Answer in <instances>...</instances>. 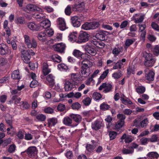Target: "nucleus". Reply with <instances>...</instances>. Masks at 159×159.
Masks as SVG:
<instances>
[{"mask_svg": "<svg viewBox=\"0 0 159 159\" xmlns=\"http://www.w3.org/2000/svg\"><path fill=\"white\" fill-rule=\"evenodd\" d=\"M143 57L145 59L144 65L146 66L152 67L156 61V59L153 57L151 53L144 52L143 53Z\"/></svg>", "mask_w": 159, "mask_h": 159, "instance_id": "f257e3e1", "label": "nucleus"}, {"mask_svg": "<svg viewBox=\"0 0 159 159\" xmlns=\"http://www.w3.org/2000/svg\"><path fill=\"white\" fill-rule=\"evenodd\" d=\"M74 11L81 12L85 9V3L83 0H76L72 6Z\"/></svg>", "mask_w": 159, "mask_h": 159, "instance_id": "f03ea898", "label": "nucleus"}, {"mask_svg": "<svg viewBox=\"0 0 159 159\" xmlns=\"http://www.w3.org/2000/svg\"><path fill=\"white\" fill-rule=\"evenodd\" d=\"M22 9L23 11L28 13L39 11L43 12L42 9L37 6L32 4H28L24 6Z\"/></svg>", "mask_w": 159, "mask_h": 159, "instance_id": "7ed1b4c3", "label": "nucleus"}, {"mask_svg": "<svg viewBox=\"0 0 159 159\" xmlns=\"http://www.w3.org/2000/svg\"><path fill=\"white\" fill-rule=\"evenodd\" d=\"M100 25L99 23L97 21H92L85 23L81 26V28L85 30H94L98 28Z\"/></svg>", "mask_w": 159, "mask_h": 159, "instance_id": "20e7f679", "label": "nucleus"}, {"mask_svg": "<svg viewBox=\"0 0 159 159\" xmlns=\"http://www.w3.org/2000/svg\"><path fill=\"white\" fill-rule=\"evenodd\" d=\"M25 44L28 48H36L37 46L36 41L34 39H31L29 36L27 35H25L24 36Z\"/></svg>", "mask_w": 159, "mask_h": 159, "instance_id": "39448f33", "label": "nucleus"}, {"mask_svg": "<svg viewBox=\"0 0 159 159\" xmlns=\"http://www.w3.org/2000/svg\"><path fill=\"white\" fill-rule=\"evenodd\" d=\"M37 152L38 150L36 147L31 146L29 147L25 151L21 152V154L23 155L25 153H26L28 157L33 158L36 156Z\"/></svg>", "mask_w": 159, "mask_h": 159, "instance_id": "423d86ee", "label": "nucleus"}, {"mask_svg": "<svg viewBox=\"0 0 159 159\" xmlns=\"http://www.w3.org/2000/svg\"><path fill=\"white\" fill-rule=\"evenodd\" d=\"M88 61L87 60H83L79 62V65H82L81 66V73L82 76L86 77L89 75L88 71L89 70V67L87 65Z\"/></svg>", "mask_w": 159, "mask_h": 159, "instance_id": "0eeeda50", "label": "nucleus"}, {"mask_svg": "<svg viewBox=\"0 0 159 159\" xmlns=\"http://www.w3.org/2000/svg\"><path fill=\"white\" fill-rule=\"evenodd\" d=\"M13 54V53L11 52V50L9 49L7 45L4 43L0 44V54L2 55L7 54L12 57Z\"/></svg>", "mask_w": 159, "mask_h": 159, "instance_id": "6e6552de", "label": "nucleus"}, {"mask_svg": "<svg viewBox=\"0 0 159 159\" xmlns=\"http://www.w3.org/2000/svg\"><path fill=\"white\" fill-rule=\"evenodd\" d=\"M82 48L86 52L92 56H95L97 53L96 50L91 44H86L83 46Z\"/></svg>", "mask_w": 159, "mask_h": 159, "instance_id": "1a4fd4ad", "label": "nucleus"}, {"mask_svg": "<svg viewBox=\"0 0 159 159\" xmlns=\"http://www.w3.org/2000/svg\"><path fill=\"white\" fill-rule=\"evenodd\" d=\"M113 89V86L111 83H104L100 86L98 89L99 90H101L103 89V92L107 93L111 91Z\"/></svg>", "mask_w": 159, "mask_h": 159, "instance_id": "9d476101", "label": "nucleus"}, {"mask_svg": "<svg viewBox=\"0 0 159 159\" xmlns=\"http://www.w3.org/2000/svg\"><path fill=\"white\" fill-rule=\"evenodd\" d=\"M73 55L77 58H81L85 60H89V57L90 56L87 54L85 53H83L78 50L75 49L73 52Z\"/></svg>", "mask_w": 159, "mask_h": 159, "instance_id": "9b49d317", "label": "nucleus"}, {"mask_svg": "<svg viewBox=\"0 0 159 159\" xmlns=\"http://www.w3.org/2000/svg\"><path fill=\"white\" fill-rule=\"evenodd\" d=\"M78 38V40L77 41V43L85 42L88 40L89 35L86 32H84L80 33Z\"/></svg>", "mask_w": 159, "mask_h": 159, "instance_id": "f8f14e48", "label": "nucleus"}, {"mask_svg": "<svg viewBox=\"0 0 159 159\" xmlns=\"http://www.w3.org/2000/svg\"><path fill=\"white\" fill-rule=\"evenodd\" d=\"M66 48L65 44L62 43H58L53 46L55 51L60 53H64Z\"/></svg>", "mask_w": 159, "mask_h": 159, "instance_id": "ddd939ff", "label": "nucleus"}, {"mask_svg": "<svg viewBox=\"0 0 159 159\" xmlns=\"http://www.w3.org/2000/svg\"><path fill=\"white\" fill-rule=\"evenodd\" d=\"M57 23L59 29L62 31H64L68 28L66 25L64 19L62 18H59L57 20Z\"/></svg>", "mask_w": 159, "mask_h": 159, "instance_id": "4468645a", "label": "nucleus"}, {"mask_svg": "<svg viewBox=\"0 0 159 159\" xmlns=\"http://www.w3.org/2000/svg\"><path fill=\"white\" fill-rule=\"evenodd\" d=\"M145 78L147 80L149 81H152L154 80L155 73L153 71L146 69L145 70Z\"/></svg>", "mask_w": 159, "mask_h": 159, "instance_id": "2eb2a0df", "label": "nucleus"}, {"mask_svg": "<svg viewBox=\"0 0 159 159\" xmlns=\"http://www.w3.org/2000/svg\"><path fill=\"white\" fill-rule=\"evenodd\" d=\"M80 20V18L77 16H75L71 17V20L72 25L75 27H80L81 25Z\"/></svg>", "mask_w": 159, "mask_h": 159, "instance_id": "dca6fc26", "label": "nucleus"}, {"mask_svg": "<svg viewBox=\"0 0 159 159\" xmlns=\"http://www.w3.org/2000/svg\"><path fill=\"white\" fill-rule=\"evenodd\" d=\"M102 121L96 120L92 123V128L95 130H98L103 125Z\"/></svg>", "mask_w": 159, "mask_h": 159, "instance_id": "f3484780", "label": "nucleus"}, {"mask_svg": "<svg viewBox=\"0 0 159 159\" xmlns=\"http://www.w3.org/2000/svg\"><path fill=\"white\" fill-rule=\"evenodd\" d=\"M72 120L69 117H65L63 120V123L65 125L72 127H75L77 125V124H72Z\"/></svg>", "mask_w": 159, "mask_h": 159, "instance_id": "a211bd4d", "label": "nucleus"}, {"mask_svg": "<svg viewBox=\"0 0 159 159\" xmlns=\"http://www.w3.org/2000/svg\"><path fill=\"white\" fill-rule=\"evenodd\" d=\"M69 116L76 122L75 124L77 125L82 120V117L80 115L72 113Z\"/></svg>", "mask_w": 159, "mask_h": 159, "instance_id": "6ab92c4d", "label": "nucleus"}, {"mask_svg": "<svg viewBox=\"0 0 159 159\" xmlns=\"http://www.w3.org/2000/svg\"><path fill=\"white\" fill-rule=\"evenodd\" d=\"M69 40L72 43L76 42L78 38V34L76 32H73L70 33L69 35Z\"/></svg>", "mask_w": 159, "mask_h": 159, "instance_id": "aec40b11", "label": "nucleus"}, {"mask_svg": "<svg viewBox=\"0 0 159 159\" xmlns=\"http://www.w3.org/2000/svg\"><path fill=\"white\" fill-rule=\"evenodd\" d=\"M28 27L29 29L32 30L37 31L42 30L40 26L33 22H30L28 24Z\"/></svg>", "mask_w": 159, "mask_h": 159, "instance_id": "412c9836", "label": "nucleus"}, {"mask_svg": "<svg viewBox=\"0 0 159 159\" xmlns=\"http://www.w3.org/2000/svg\"><path fill=\"white\" fill-rule=\"evenodd\" d=\"M108 34V32L107 31L101 30L97 34L96 36L100 40H104L105 39V36Z\"/></svg>", "mask_w": 159, "mask_h": 159, "instance_id": "4be33fe9", "label": "nucleus"}, {"mask_svg": "<svg viewBox=\"0 0 159 159\" xmlns=\"http://www.w3.org/2000/svg\"><path fill=\"white\" fill-rule=\"evenodd\" d=\"M121 140H125V142L126 143H129L131 142L133 140V137L131 135L124 134L121 137Z\"/></svg>", "mask_w": 159, "mask_h": 159, "instance_id": "5701e85b", "label": "nucleus"}, {"mask_svg": "<svg viewBox=\"0 0 159 159\" xmlns=\"http://www.w3.org/2000/svg\"><path fill=\"white\" fill-rule=\"evenodd\" d=\"M50 25V21L48 19H45L40 23L39 26L40 28H41L42 30L43 29H46L47 28L49 27Z\"/></svg>", "mask_w": 159, "mask_h": 159, "instance_id": "b1692460", "label": "nucleus"}, {"mask_svg": "<svg viewBox=\"0 0 159 159\" xmlns=\"http://www.w3.org/2000/svg\"><path fill=\"white\" fill-rule=\"evenodd\" d=\"M48 126L49 127L54 126L58 122L57 119L55 117L50 118L47 119Z\"/></svg>", "mask_w": 159, "mask_h": 159, "instance_id": "393cba45", "label": "nucleus"}, {"mask_svg": "<svg viewBox=\"0 0 159 159\" xmlns=\"http://www.w3.org/2000/svg\"><path fill=\"white\" fill-rule=\"evenodd\" d=\"M73 86L72 82L68 80H65L64 88L66 91L70 90L73 88L74 87Z\"/></svg>", "mask_w": 159, "mask_h": 159, "instance_id": "a878e982", "label": "nucleus"}, {"mask_svg": "<svg viewBox=\"0 0 159 159\" xmlns=\"http://www.w3.org/2000/svg\"><path fill=\"white\" fill-rule=\"evenodd\" d=\"M109 73V70H106L103 72V73L101 75L100 77L98 79L97 85H98L103 80L106 78Z\"/></svg>", "mask_w": 159, "mask_h": 159, "instance_id": "bb28decb", "label": "nucleus"}, {"mask_svg": "<svg viewBox=\"0 0 159 159\" xmlns=\"http://www.w3.org/2000/svg\"><path fill=\"white\" fill-rule=\"evenodd\" d=\"M149 159H157L159 155L156 152H150L147 155Z\"/></svg>", "mask_w": 159, "mask_h": 159, "instance_id": "cd10ccee", "label": "nucleus"}, {"mask_svg": "<svg viewBox=\"0 0 159 159\" xmlns=\"http://www.w3.org/2000/svg\"><path fill=\"white\" fill-rule=\"evenodd\" d=\"M123 49L121 47L116 46L115 47L112 51V53L116 56L123 51Z\"/></svg>", "mask_w": 159, "mask_h": 159, "instance_id": "c85d7f7f", "label": "nucleus"}, {"mask_svg": "<svg viewBox=\"0 0 159 159\" xmlns=\"http://www.w3.org/2000/svg\"><path fill=\"white\" fill-rule=\"evenodd\" d=\"M37 38L39 40L43 42L46 41L47 39V35L45 34L44 31L39 33L38 35Z\"/></svg>", "mask_w": 159, "mask_h": 159, "instance_id": "c756f323", "label": "nucleus"}, {"mask_svg": "<svg viewBox=\"0 0 159 159\" xmlns=\"http://www.w3.org/2000/svg\"><path fill=\"white\" fill-rule=\"evenodd\" d=\"M10 65L7 59L4 57H0V66H8Z\"/></svg>", "mask_w": 159, "mask_h": 159, "instance_id": "7c9ffc66", "label": "nucleus"}, {"mask_svg": "<svg viewBox=\"0 0 159 159\" xmlns=\"http://www.w3.org/2000/svg\"><path fill=\"white\" fill-rule=\"evenodd\" d=\"M11 78L14 79L18 80L20 78L21 75L18 70H14L11 74Z\"/></svg>", "mask_w": 159, "mask_h": 159, "instance_id": "2f4dec72", "label": "nucleus"}, {"mask_svg": "<svg viewBox=\"0 0 159 159\" xmlns=\"http://www.w3.org/2000/svg\"><path fill=\"white\" fill-rule=\"evenodd\" d=\"M43 72L44 75H47L51 72V70L48 68V65L47 63L44 62L43 63Z\"/></svg>", "mask_w": 159, "mask_h": 159, "instance_id": "473e14b6", "label": "nucleus"}, {"mask_svg": "<svg viewBox=\"0 0 159 159\" xmlns=\"http://www.w3.org/2000/svg\"><path fill=\"white\" fill-rule=\"evenodd\" d=\"M57 68L58 70L61 71H66L68 69V66L64 63L58 64Z\"/></svg>", "mask_w": 159, "mask_h": 159, "instance_id": "72a5a7b5", "label": "nucleus"}, {"mask_svg": "<svg viewBox=\"0 0 159 159\" xmlns=\"http://www.w3.org/2000/svg\"><path fill=\"white\" fill-rule=\"evenodd\" d=\"M33 16L36 19L39 21L44 19L45 18V15L41 13L39 14H35Z\"/></svg>", "mask_w": 159, "mask_h": 159, "instance_id": "f704fd0d", "label": "nucleus"}, {"mask_svg": "<svg viewBox=\"0 0 159 159\" xmlns=\"http://www.w3.org/2000/svg\"><path fill=\"white\" fill-rule=\"evenodd\" d=\"M51 59L53 61L57 63H60L62 61L61 57L57 54H54L52 55Z\"/></svg>", "mask_w": 159, "mask_h": 159, "instance_id": "c9c22d12", "label": "nucleus"}, {"mask_svg": "<svg viewBox=\"0 0 159 159\" xmlns=\"http://www.w3.org/2000/svg\"><path fill=\"white\" fill-rule=\"evenodd\" d=\"M5 120L7 123L10 126L11 128H12L13 127L11 125L12 122V117L10 114H7L6 115Z\"/></svg>", "mask_w": 159, "mask_h": 159, "instance_id": "e433bc0d", "label": "nucleus"}, {"mask_svg": "<svg viewBox=\"0 0 159 159\" xmlns=\"http://www.w3.org/2000/svg\"><path fill=\"white\" fill-rule=\"evenodd\" d=\"M136 91L139 94H142L144 93L145 91V88L143 86H139L136 88Z\"/></svg>", "mask_w": 159, "mask_h": 159, "instance_id": "4c0bfd02", "label": "nucleus"}, {"mask_svg": "<svg viewBox=\"0 0 159 159\" xmlns=\"http://www.w3.org/2000/svg\"><path fill=\"white\" fill-rule=\"evenodd\" d=\"M149 123V120L146 118L142 120L140 122V125L142 128L145 127Z\"/></svg>", "mask_w": 159, "mask_h": 159, "instance_id": "58836bf2", "label": "nucleus"}, {"mask_svg": "<svg viewBox=\"0 0 159 159\" xmlns=\"http://www.w3.org/2000/svg\"><path fill=\"white\" fill-rule=\"evenodd\" d=\"M122 74L121 73L120 70L112 74V77L116 79H118L120 78L122 76Z\"/></svg>", "mask_w": 159, "mask_h": 159, "instance_id": "ea45409f", "label": "nucleus"}, {"mask_svg": "<svg viewBox=\"0 0 159 159\" xmlns=\"http://www.w3.org/2000/svg\"><path fill=\"white\" fill-rule=\"evenodd\" d=\"M44 33L47 35V38L52 36L54 34V31L52 29H46L44 31Z\"/></svg>", "mask_w": 159, "mask_h": 159, "instance_id": "a19ab883", "label": "nucleus"}, {"mask_svg": "<svg viewBox=\"0 0 159 159\" xmlns=\"http://www.w3.org/2000/svg\"><path fill=\"white\" fill-rule=\"evenodd\" d=\"M102 97V95L100 93L96 92H94L93 95V99L96 101L98 100Z\"/></svg>", "mask_w": 159, "mask_h": 159, "instance_id": "79ce46f5", "label": "nucleus"}, {"mask_svg": "<svg viewBox=\"0 0 159 159\" xmlns=\"http://www.w3.org/2000/svg\"><path fill=\"white\" fill-rule=\"evenodd\" d=\"M124 121H118L116 123L115 126V129H118L121 128L124 125Z\"/></svg>", "mask_w": 159, "mask_h": 159, "instance_id": "37998d69", "label": "nucleus"}, {"mask_svg": "<svg viewBox=\"0 0 159 159\" xmlns=\"http://www.w3.org/2000/svg\"><path fill=\"white\" fill-rule=\"evenodd\" d=\"M43 111L45 113L47 114H52L54 112V110L50 107L45 108Z\"/></svg>", "mask_w": 159, "mask_h": 159, "instance_id": "c03bdc74", "label": "nucleus"}, {"mask_svg": "<svg viewBox=\"0 0 159 159\" xmlns=\"http://www.w3.org/2000/svg\"><path fill=\"white\" fill-rule=\"evenodd\" d=\"M15 22L17 24H24L25 23L24 18L23 17H18L15 20Z\"/></svg>", "mask_w": 159, "mask_h": 159, "instance_id": "a18cd8bd", "label": "nucleus"}, {"mask_svg": "<svg viewBox=\"0 0 159 159\" xmlns=\"http://www.w3.org/2000/svg\"><path fill=\"white\" fill-rule=\"evenodd\" d=\"M46 79L49 83H51L52 84L54 83V77L52 74H50L47 76Z\"/></svg>", "mask_w": 159, "mask_h": 159, "instance_id": "49530a36", "label": "nucleus"}, {"mask_svg": "<svg viewBox=\"0 0 159 159\" xmlns=\"http://www.w3.org/2000/svg\"><path fill=\"white\" fill-rule=\"evenodd\" d=\"M152 51L153 52L154 55L157 56L159 54V46H155L153 48H152Z\"/></svg>", "mask_w": 159, "mask_h": 159, "instance_id": "de8ad7c7", "label": "nucleus"}, {"mask_svg": "<svg viewBox=\"0 0 159 159\" xmlns=\"http://www.w3.org/2000/svg\"><path fill=\"white\" fill-rule=\"evenodd\" d=\"M134 151V149L130 148L129 149H124L122 150V152L124 154H130L133 153Z\"/></svg>", "mask_w": 159, "mask_h": 159, "instance_id": "09e8293b", "label": "nucleus"}, {"mask_svg": "<svg viewBox=\"0 0 159 159\" xmlns=\"http://www.w3.org/2000/svg\"><path fill=\"white\" fill-rule=\"evenodd\" d=\"M91 102V99L89 97H86L82 101L84 104L85 106H88L90 105Z\"/></svg>", "mask_w": 159, "mask_h": 159, "instance_id": "8fccbe9b", "label": "nucleus"}, {"mask_svg": "<svg viewBox=\"0 0 159 159\" xmlns=\"http://www.w3.org/2000/svg\"><path fill=\"white\" fill-rule=\"evenodd\" d=\"M117 133L116 132L111 131L109 133V136L110 137V140H112L114 139L117 136Z\"/></svg>", "mask_w": 159, "mask_h": 159, "instance_id": "3c124183", "label": "nucleus"}, {"mask_svg": "<svg viewBox=\"0 0 159 159\" xmlns=\"http://www.w3.org/2000/svg\"><path fill=\"white\" fill-rule=\"evenodd\" d=\"M149 141V138H143L140 140V142L141 144L143 145H146L148 142Z\"/></svg>", "mask_w": 159, "mask_h": 159, "instance_id": "603ef678", "label": "nucleus"}, {"mask_svg": "<svg viewBox=\"0 0 159 159\" xmlns=\"http://www.w3.org/2000/svg\"><path fill=\"white\" fill-rule=\"evenodd\" d=\"M43 8L44 11L50 13L53 11V9L49 6H45L43 7Z\"/></svg>", "mask_w": 159, "mask_h": 159, "instance_id": "864d4df0", "label": "nucleus"}, {"mask_svg": "<svg viewBox=\"0 0 159 159\" xmlns=\"http://www.w3.org/2000/svg\"><path fill=\"white\" fill-rule=\"evenodd\" d=\"M100 107L101 109L106 110L109 108V106L105 102H103L100 105Z\"/></svg>", "mask_w": 159, "mask_h": 159, "instance_id": "5fc2aeb1", "label": "nucleus"}, {"mask_svg": "<svg viewBox=\"0 0 159 159\" xmlns=\"http://www.w3.org/2000/svg\"><path fill=\"white\" fill-rule=\"evenodd\" d=\"M22 104L21 105V108L23 110L26 109L30 107L29 104L26 102H22Z\"/></svg>", "mask_w": 159, "mask_h": 159, "instance_id": "6e6d98bb", "label": "nucleus"}, {"mask_svg": "<svg viewBox=\"0 0 159 159\" xmlns=\"http://www.w3.org/2000/svg\"><path fill=\"white\" fill-rule=\"evenodd\" d=\"M122 63L121 62V61H118L114 66L113 69H121L122 66L123 65Z\"/></svg>", "mask_w": 159, "mask_h": 159, "instance_id": "4d7b16f0", "label": "nucleus"}, {"mask_svg": "<svg viewBox=\"0 0 159 159\" xmlns=\"http://www.w3.org/2000/svg\"><path fill=\"white\" fill-rule=\"evenodd\" d=\"M95 148V146L90 144H87L86 146V150L89 152H93Z\"/></svg>", "mask_w": 159, "mask_h": 159, "instance_id": "13d9d810", "label": "nucleus"}, {"mask_svg": "<svg viewBox=\"0 0 159 159\" xmlns=\"http://www.w3.org/2000/svg\"><path fill=\"white\" fill-rule=\"evenodd\" d=\"M151 26L155 30L159 32V26L156 23L152 22L151 24Z\"/></svg>", "mask_w": 159, "mask_h": 159, "instance_id": "bf43d9fd", "label": "nucleus"}, {"mask_svg": "<svg viewBox=\"0 0 159 159\" xmlns=\"http://www.w3.org/2000/svg\"><path fill=\"white\" fill-rule=\"evenodd\" d=\"M65 12L66 15L68 16L70 15L71 12V7L69 5H68L65 8Z\"/></svg>", "mask_w": 159, "mask_h": 159, "instance_id": "052dcab7", "label": "nucleus"}, {"mask_svg": "<svg viewBox=\"0 0 159 159\" xmlns=\"http://www.w3.org/2000/svg\"><path fill=\"white\" fill-rule=\"evenodd\" d=\"M120 100L122 103L125 105L131 104L132 103V102L130 100L125 99L123 98H121Z\"/></svg>", "mask_w": 159, "mask_h": 159, "instance_id": "680f3d73", "label": "nucleus"}, {"mask_svg": "<svg viewBox=\"0 0 159 159\" xmlns=\"http://www.w3.org/2000/svg\"><path fill=\"white\" fill-rule=\"evenodd\" d=\"M37 119L41 121H44L46 118V116L43 114H39L36 116Z\"/></svg>", "mask_w": 159, "mask_h": 159, "instance_id": "e2e57ef3", "label": "nucleus"}, {"mask_svg": "<svg viewBox=\"0 0 159 159\" xmlns=\"http://www.w3.org/2000/svg\"><path fill=\"white\" fill-rule=\"evenodd\" d=\"M134 41V39H127L125 41V45L127 47H129L131 45Z\"/></svg>", "mask_w": 159, "mask_h": 159, "instance_id": "0e129e2a", "label": "nucleus"}, {"mask_svg": "<svg viewBox=\"0 0 159 159\" xmlns=\"http://www.w3.org/2000/svg\"><path fill=\"white\" fill-rule=\"evenodd\" d=\"M80 107V105L78 102L73 103L71 106L72 108L74 110H78Z\"/></svg>", "mask_w": 159, "mask_h": 159, "instance_id": "69168bd1", "label": "nucleus"}, {"mask_svg": "<svg viewBox=\"0 0 159 159\" xmlns=\"http://www.w3.org/2000/svg\"><path fill=\"white\" fill-rule=\"evenodd\" d=\"M12 101H14L15 104L19 103L20 100L21 99L20 98L17 97L16 96H14L12 98Z\"/></svg>", "mask_w": 159, "mask_h": 159, "instance_id": "338daca9", "label": "nucleus"}, {"mask_svg": "<svg viewBox=\"0 0 159 159\" xmlns=\"http://www.w3.org/2000/svg\"><path fill=\"white\" fill-rule=\"evenodd\" d=\"M16 147L14 144L11 145L9 147L8 149V151L10 153L14 152L16 149Z\"/></svg>", "mask_w": 159, "mask_h": 159, "instance_id": "774afa93", "label": "nucleus"}]
</instances>
